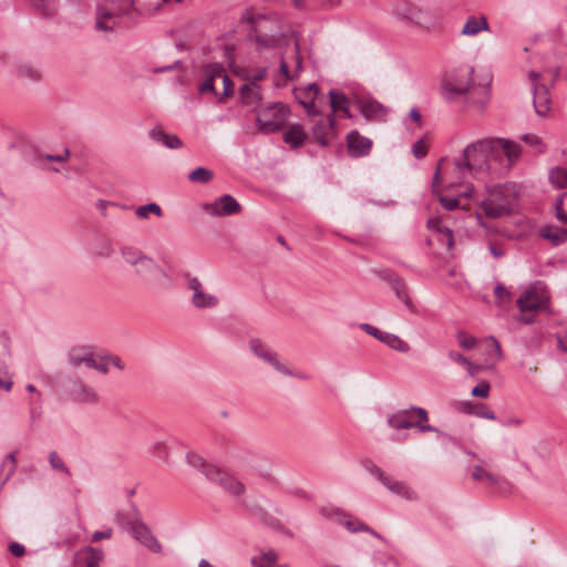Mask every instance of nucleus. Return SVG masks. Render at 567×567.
I'll return each mask as SVG.
<instances>
[{
    "label": "nucleus",
    "instance_id": "f257e3e1",
    "mask_svg": "<svg viewBox=\"0 0 567 567\" xmlns=\"http://www.w3.org/2000/svg\"><path fill=\"white\" fill-rule=\"evenodd\" d=\"M493 137L478 140L467 145L460 158L453 162L442 159L434 174V186L442 179L446 186L462 184L470 175L475 176L491 168V159L495 158Z\"/></svg>",
    "mask_w": 567,
    "mask_h": 567
},
{
    "label": "nucleus",
    "instance_id": "f03ea898",
    "mask_svg": "<svg viewBox=\"0 0 567 567\" xmlns=\"http://www.w3.org/2000/svg\"><path fill=\"white\" fill-rule=\"evenodd\" d=\"M167 0H110L107 6H100L96 11V28L102 31H112L118 24L122 14L128 12L130 7L137 6L148 12L157 11Z\"/></svg>",
    "mask_w": 567,
    "mask_h": 567
},
{
    "label": "nucleus",
    "instance_id": "7ed1b4c3",
    "mask_svg": "<svg viewBox=\"0 0 567 567\" xmlns=\"http://www.w3.org/2000/svg\"><path fill=\"white\" fill-rule=\"evenodd\" d=\"M518 190L515 184L505 183L486 188V197L480 207L488 218H502L511 215L516 206Z\"/></svg>",
    "mask_w": 567,
    "mask_h": 567
},
{
    "label": "nucleus",
    "instance_id": "20e7f679",
    "mask_svg": "<svg viewBox=\"0 0 567 567\" xmlns=\"http://www.w3.org/2000/svg\"><path fill=\"white\" fill-rule=\"evenodd\" d=\"M393 13L396 18L424 29H431L441 19L437 8L410 0L398 1L393 7Z\"/></svg>",
    "mask_w": 567,
    "mask_h": 567
},
{
    "label": "nucleus",
    "instance_id": "39448f33",
    "mask_svg": "<svg viewBox=\"0 0 567 567\" xmlns=\"http://www.w3.org/2000/svg\"><path fill=\"white\" fill-rule=\"evenodd\" d=\"M549 297L547 291L539 286H528L525 288L516 300V305L520 311L517 317L519 323L529 324L533 322L535 312L547 311L549 309Z\"/></svg>",
    "mask_w": 567,
    "mask_h": 567
},
{
    "label": "nucleus",
    "instance_id": "423d86ee",
    "mask_svg": "<svg viewBox=\"0 0 567 567\" xmlns=\"http://www.w3.org/2000/svg\"><path fill=\"white\" fill-rule=\"evenodd\" d=\"M473 68L460 66L446 73L443 81V91L446 99H455L460 95H466L472 89Z\"/></svg>",
    "mask_w": 567,
    "mask_h": 567
},
{
    "label": "nucleus",
    "instance_id": "0eeeda50",
    "mask_svg": "<svg viewBox=\"0 0 567 567\" xmlns=\"http://www.w3.org/2000/svg\"><path fill=\"white\" fill-rule=\"evenodd\" d=\"M289 114V109L285 104L274 103L258 112V127L262 133H274L285 125Z\"/></svg>",
    "mask_w": 567,
    "mask_h": 567
},
{
    "label": "nucleus",
    "instance_id": "6e6552de",
    "mask_svg": "<svg viewBox=\"0 0 567 567\" xmlns=\"http://www.w3.org/2000/svg\"><path fill=\"white\" fill-rule=\"evenodd\" d=\"M69 361L74 368L85 364L87 368L95 369L103 374L109 373L105 360H102V355L95 354L91 347L72 348L69 352Z\"/></svg>",
    "mask_w": 567,
    "mask_h": 567
},
{
    "label": "nucleus",
    "instance_id": "1a4fd4ad",
    "mask_svg": "<svg viewBox=\"0 0 567 567\" xmlns=\"http://www.w3.org/2000/svg\"><path fill=\"white\" fill-rule=\"evenodd\" d=\"M319 92V86L316 83L295 90L296 99L306 109L309 116H319L322 112L321 105L324 103V97Z\"/></svg>",
    "mask_w": 567,
    "mask_h": 567
},
{
    "label": "nucleus",
    "instance_id": "9d476101",
    "mask_svg": "<svg viewBox=\"0 0 567 567\" xmlns=\"http://www.w3.org/2000/svg\"><path fill=\"white\" fill-rule=\"evenodd\" d=\"M540 73L530 71L528 79L533 85V103L538 116L545 117L550 111V96L546 85L540 84Z\"/></svg>",
    "mask_w": 567,
    "mask_h": 567
},
{
    "label": "nucleus",
    "instance_id": "9b49d317",
    "mask_svg": "<svg viewBox=\"0 0 567 567\" xmlns=\"http://www.w3.org/2000/svg\"><path fill=\"white\" fill-rule=\"evenodd\" d=\"M241 21L251 27L250 35H254L257 43L270 45L274 42V35L267 33V24L272 23L267 17L255 14L252 11L247 10L241 17Z\"/></svg>",
    "mask_w": 567,
    "mask_h": 567
},
{
    "label": "nucleus",
    "instance_id": "f8f14e48",
    "mask_svg": "<svg viewBox=\"0 0 567 567\" xmlns=\"http://www.w3.org/2000/svg\"><path fill=\"white\" fill-rule=\"evenodd\" d=\"M302 69V60L299 53V44L295 42L280 59L279 76L282 82L293 80Z\"/></svg>",
    "mask_w": 567,
    "mask_h": 567
},
{
    "label": "nucleus",
    "instance_id": "ddd939ff",
    "mask_svg": "<svg viewBox=\"0 0 567 567\" xmlns=\"http://www.w3.org/2000/svg\"><path fill=\"white\" fill-rule=\"evenodd\" d=\"M491 101V80L474 84L465 95V105L478 114H483Z\"/></svg>",
    "mask_w": 567,
    "mask_h": 567
},
{
    "label": "nucleus",
    "instance_id": "4468645a",
    "mask_svg": "<svg viewBox=\"0 0 567 567\" xmlns=\"http://www.w3.org/2000/svg\"><path fill=\"white\" fill-rule=\"evenodd\" d=\"M313 138L322 146H327L336 137V120L333 114L319 116L312 123L311 127Z\"/></svg>",
    "mask_w": 567,
    "mask_h": 567
},
{
    "label": "nucleus",
    "instance_id": "2eb2a0df",
    "mask_svg": "<svg viewBox=\"0 0 567 567\" xmlns=\"http://www.w3.org/2000/svg\"><path fill=\"white\" fill-rule=\"evenodd\" d=\"M204 209L214 216H229L241 210L239 203L230 195H223L213 204H205Z\"/></svg>",
    "mask_w": 567,
    "mask_h": 567
},
{
    "label": "nucleus",
    "instance_id": "dca6fc26",
    "mask_svg": "<svg viewBox=\"0 0 567 567\" xmlns=\"http://www.w3.org/2000/svg\"><path fill=\"white\" fill-rule=\"evenodd\" d=\"M132 534L133 537L148 548L153 553H161L162 545L157 540V538L153 535L151 529L142 523H134L132 525Z\"/></svg>",
    "mask_w": 567,
    "mask_h": 567
},
{
    "label": "nucleus",
    "instance_id": "f3484780",
    "mask_svg": "<svg viewBox=\"0 0 567 567\" xmlns=\"http://www.w3.org/2000/svg\"><path fill=\"white\" fill-rule=\"evenodd\" d=\"M410 413L411 412L409 410H402L394 413L388 420L389 425L395 430H403L415 426L421 432L435 431V429L432 425L414 423L411 420Z\"/></svg>",
    "mask_w": 567,
    "mask_h": 567
},
{
    "label": "nucleus",
    "instance_id": "a211bd4d",
    "mask_svg": "<svg viewBox=\"0 0 567 567\" xmlns=\"http://www.w3.org/2000/svg\"><path fill=\"white\" fill-rule=\"evenodd\" d=\"M104 554L101 549L94 547H85L74 555V563L78 567H100Z\"/></svg>",
    "mask_w": 567,
    "mask_h": 567
},
{
    "label": "nucleus",
    "instance_id": "6ab92c4d",
    "mask_svg": "<svg viewBox=\"0 0 567 567\" xmlns=\"http://www.w3.org/2000/svg\"><path fill=\"white\" fill-rule=\"evenodd\" d=\"M493 142H495L493 144L495 158L503 153L507 157L509 165L519 158L522 148L517 143L499 137H493Z\"/></svg>",
    "mask_w": 567,
    "mask_h": 567
},
{
    "label": "nucleus",
    "instance_id": "aec40b11",
    "mask_svg": "<svg viewBox=\"0 0 567 567\" xmlns=\"http://www.w3.org/2000/svg\"><path fill=\"white\" fill-rule=\"evenodd\" d=\"M359 109L367 120L372 121H383L389 112L384 105L372 99L360 101Z\"/></svg>",
    "mask_w": 567,
    "mask_h": 567
},
{
    "label": "nucleus",
    "instance_id": "412c9836",
    "mask_svg": "<svg viewBox=\"0 0 567 567\" xmlns=\"http://www.w3.org/2000/svg\"><path fill=\"white\" fill-rule=\"evenodd\" d=\"M347 142L350 154L355 157L367 155L372 147V142L357 131L348 134Z\"/></svg>",
    "mask_w": 567,
    "mask_h": 567
},
{
    "label": "nucleus",
    "instance_id": "4be33fe9",
    "mask_svg": "<svg viewBox=\"0 0 567 567\" xmlns=\"http://www.w3.org/2000/svg\"><path fill=\"white\" fill-rule=\"evenodd\" d=\"M192 301L197 308H210L218 303V297L207 292L203 286H192Z\"/></svg>",
    "mask_w": 567,
    "mask_h": 567
},
{
    "label": "nucleus",
    "instance_id": "5701e85b",
    "mask_svg": "<svg viewBox=\"0 0 567 567\" xmlns=\"http://www.w3.org/2000/svg\"><path fill=\"white\" fill-rule=\"evenodd\" d=\"M329 103L331 106L330 114H333L334 120H336V114L338 112H342L344 116L351 117V114L349 112V100L342 92H339L337 90H330Z\"/></svg>",
    "mask_w": 567,
    "mask_h": 567
},
{
    "label": "nucleus",
    "instance_id": "b1692460",
    "mask_svg": "<svg viewBox=\"0 0 567 567\" xmlns=\"http://www.w3.org/2000/svg\"><path fill=\"white\" fill-rule=\"evenodd\" d=\"M257 357L264 360L265 362L271 364L276 371L282 373L284 375L300 377L299 374L293 373L287 365L280 363L278 360V354L275 351H272L268 346H266L264 350L260 353H258Z\"/></svg>",
    "mask_w": 567,
    "mask_h": 567
},
{
    "label": "nucleus",
    "instance_id": "393cba45",
    "mask_svg": "<svg viewBox=\"0 0 567 567\" xmlns=\"http://www.w3.org/2000/svg\"><path fill=\"white\" fill-rule=\"evenodd\" d=\"M540 237L550 241L554 246L561 245L567 241V228L558 226H544L539 230Z\"/></svg>",
    "mask_w": 567,
    "mask_h": 567
},
{
    "label": "nucleus",
    "instance_id": "a878e982",
    "mask_svg": "<svg viewBox=\"0 0 567 567\" xmlns=\"http://www.w3.org/2000/svg\"><path fill=\"white\" fill-rule=\"evenodd\" d=\"M488 30L489 25L485 16H473L466 20L461 33L463 35L473 37L480 33L481 31Z\"/></svg>",
    "mask_w": 567,
    "mask_h": 567
},
{
    "label": "nucleus",
    "instance_id": "bb28decb",
    "mask_svg": "<svg viewBox=\"0 0 567 567\" xmlns=\"http://www.w3.org/2000/svg\"><path fill=\"white\" fill-rule=\"evenodd\" d=\"M306 138L307 133L300 124H293L289 126V128L284 134V141L293 148L300 147Z\"/></svg>",
    "mask_w": 567,
    "mask_h": 567
},
{
    "label": "nucleus",
    "instance_id": "cd10ccee",
    "mask_svg": "<svg viewBox=\"0 0 567 567\" xmlns=\"http://www.w3.org/2000/svg\"><path fill=\"white\" fill-rule=\"evenodd\" d=\"M385 487L389 488L392 493L405 498V499H416V494L412 491L405 483L399 481H392L388 478L384 484Z\"/></svg>",
    "mask_w": 567,
    "mask_h": 567
},
{
    "label": "nucleus",
    "instance_id": "c85d7f7f",
    "mask_svg": "<svg viewBox=\"0 0 567 567\" xmlns=\"http://www.w3.org/2000/svg\"><path fill=\"white\" fill-rule=\"evenodd\" d=\"M240 96L245 104H254L260 99V86L255 82H247L240 87Z\"/></svg>",
    "mask_w": 567,
    "mask_h": 567
},
{
    "label": "nucleus",
    "instance_id": "c756f323",
    "mask_svg": "<svg viewBox=\"0 0 567 567\" xmlns=\"http://www.w3.org/2000/svg\"><path fill=\"white\" fill-rule=\"evenodd\" d=\"M151 137L153 140L162 142L166 147L176 150L183 146V142L177 135H169L162 130L151 131Z\"/></svg>",
    "mask_w": 567,
    "mask_h": 567
},
{
    "label": "nucleus",
    "instance_id": "7c9ffc66",
    "mask_svg": "<svg viewBox=\"0 0 567 567\" xmlns=\"http://www.w3.org/2000/svg\"><path fill=\"white\" fill-rule=\"evenodd\" d=\"M279 555L276 550L262 551L259 556L252 557L250 564L254 567H272L278 561Z\"/></svg>",
    "mask_w": 567,
    "mask_h": 567
},
{
    "label": "nucleus",
    "instance_id": "2f4dec72",
    "mask_svg": "<svg viewBox=\"0 0 567 567\" xmlns=\"http://www.w3.org/2000/svg\"><path fill=\"white\" fill-rule=\"evenodd\" d=\"M219 484L220 486L229 492L230 494L233 495H241L244 494L245 492V486L241 482H239L238 480L231 477V476H228V475H224L219 478Z\"/></svg>",
    "mask_w": 567,
    "mask_h": 567
},
{
    "label": "nucleus",
    "instance_id": "473e14b6",
    "mask_svg": "<svg viewBox=\"0 0 567 567\" xmlns=\"http://www.w3.org/2000/svg\"><path fill=\"white\" fill-rule=\"evenodd\" d=\"M73 395L75 401L82 403H95L99 400L97 393L92 388L84 385H81L79 389L74 390Z\"/></svg>",
    "mask_w": 567,
    "mask_h": 567
},
{
    "label": "nucleus",
    "instance_id": "72a5a7b5",
    "mask_svg": "<svg viewBox=\"0 0 567 567\" xmlns=\"http://www.w3.org/2000/svg\"><path fill=\"white\" fill-rule=\"evenodd\" d=\"M549 181L556 188H567V169L555 167L549 172Z\"/></svg>",
    "mask_w": 567,
    "mask_h": 567
},
{
    "label": "nucleus",
    "instance_id": "f704fd0d",
    "mask_svg": "<svg viewBox=\"0 0 567 567\" xmlns=\"http://www.w3.org/2000/svg\"><path fill=\"white\" fill-rule=\"evenodd\" d=\"M472 477L475 481H486L489 485H497L499 483V478L484 470L482 466H475L472 471Z\"/></svg>",
    "mask_w": 567,
    "mask_h": 567
},
{
    "label": "nucleus",
    "instance_id": "c9c22d12",
    "mask_svg": "<svg viewBox=\"0 0 567 567\" xmlns=\"http://www.w3.org/2000/svg\"><path fill=\"white\" fill-rule=\"evenodd\" d=\"M150 214H154L157 217H162L163 212H162V208L159 207V205H157L156 203H150V204L140 206L135 210V215L137 216V218H141V219H146Z\"/></svg>",
    "mask_w": 567,
    "mask_h": 567
},
{
    "label": "nucleus",
    "instance_id": "e433bc0d",
    "mask_svg": "<svg viewBox=\"0 0 567 567\" xmlns=\"http://www.w3.org/2000/svg\"><path fill=\"white\" fill-rule=\"evenodd\" d=\"M555 215L560 223L567 224V192L561 194L556 200Z\"/></svg>",
    "mask_w": 567,
    "mask_h": 567
},
{
    "label": "nucleus",
    "instance_id": "4c0bfd02",
    "mask_svg": "<svg viewBox=\"0 0 567 567\" xmlns=\"http://www.w3.org/2000/svg\"><path fill=\"white\" fill-rule=\"evenodd\" d=\"M188 178L193 183L206 184L213 178V172L205 167H197L189 173Z\"/></svg>",
    "mask_w": 567,
    "mask_h": 567
},
{
    "label": "nucleus",
    "instance_id": "58836bf2",
    "mask_svg": "<svg viewBox=\"0 0 567 567\" xmlns=\"http://www.w3.org/2000/svg\"><path fill=\"white\" fill-rule=\"evenodd\" d=\"M384 343L386 346H389L390 348H392L396 351L403 352V353H405L410 350V346L408 342H405L404 340H402L401 338H399L398 336L392 334V333H390L389 337H385Z\"/></svg>",
    "mask_w": 567,
    "mask_h": 567
},
{
    "label": "nucleus",
    "instance_id": "ea45409f",
    "mask_svg": "<svg viewBox=\"0 0 567 567\" xmlns=\"http://www.w3.org/2000/svg\"><path fill=\"white\" fill-rule=\"evenodd\" d=\"M49 462L53 470L59 471L68 476L71 475L69 467L65 465L64 461L62 460L61 456L58 455L56 452L53 451L49 454Z\"/></svg>",
    "mask_w": 567,
    "mask_h": 567
},
{
    "label": "nucleus",
    "instance_id": "a19ab883",
    "mask_svg": "<svg viewBox=\"0 0 567 567\" xmlns=\"http://www.w3.org/2000/svg\"><path fill=\"white\" fill-rule=\"evenodd\" d=\"M522 140L527 145L533 147L536 153H544L546 150V146L543 143L542 138L539 136H537L536 134H532V133L525 134L522 136Z\"/></svg>",
    "mask_w": 567,
    "mask_h": 567
},
{
    "label": "nucleus",
    "instance_id": "79ce46f5",
    "mask_svg": "<svg viewBox=\"0 0 567 567\" xmlns=\"http://www.w3.org/2000/svg\"><path fill=\"white\" fill-rule=\"evenodd\" d=\"M394 293L410 310L416 311L406 286H394Z\"/></svg>",
    "mask_w": 567,
    "mask_h": 567
},
{
    "label": "nucleus",
    "instance_id": "37998d69",
    "mask_svg": "<svg viewBox=\"0 0 567 567\" xmlns=\"http://www.w3.org/2000/svg\"><path fill=\"white\" fill-rule=\"evenodd\" d=\"M204 72H205V78H207L214 82L216 79H220L226 73L224 66L220 63H214V64L207 65L205 68Z\"/></svg>",
    "mask_w": 567,
    "mask_h": 567
},
{
    "label": "nucleus",
    "instance_id": "c03bdc74",
    "mask_svg": "<svg viewBox=\"0 0 567 567\" xmlns=\"http://www.w3.org/2000/svg\"><path fill=\"white\" fill-rule=\"evenodd\" d=\"M17 467V458L16 453H10L6 456L1 470L6 472L4 481H7L16 471Z\"/></svg>",
    "mask_w": 567,
    "mask_h": 567
},
{
    "label": "nucleus",
    "instance_id": "a18cd8bd",
    "mask_svg": "<svg viewBox=\"0 0 567 567\" xmlns=\"http://www.w3.org/2000/svg\"><path fill=\"white\" fill-rule=\"evenodd\" d=\"M456 339L458 341V344L464 350H471V349H473L477 344L476 338H474L473 336L467 334L464 331H458L456 333Z\"/></svg>",
    "mask_w": 567,
    "mask_h": 567
},
{
    "label": "nucleus",
    "instance_id": "49530a36",
    "mask_svg": "<svg viewBox=\"0 0 567 567\" xmlns=\"http://www.w3.org/2000/svg\"><path fill=\"white\" fill-rule=\"evenodd\" d=\"M122 255L123 257L125 258V260L130 264H136L137 261H140L142 265H152L153 261L148 258H145V257H141V258H136V252L131 249V248H123L122 249Z\"/></svg>",
    "mask_w": 567,
    "mask_h": 567
},
{
    "label": "nucleus",
    "instance_id": "de8ad7c7",
    "mask_svg": "<svg viewBox=\"0 0 567 567\" xmlns=\"http://www.w3.org/2000/svg\"><path fill=\"white\" fill-rule=\"evenodd\" d=\"M437 240L446 247L447 250H452L454 246L453 233L450 228H444L437 234Z\"/></svg>",
    "mask_w": 567,
    "mask_h": 567
},
{
    "label": "nucleus",
    "instance_id": "09e8293b",
    "mask_svg": "<svg viewBox=\"0 0 567 567\" xmlns=\"http://www.w3.org/2000/svg\"><path fill=\"white\" fill-rule=\"evenodd\" d=\"M34 8H37L42 14L49 16L53 12L54 7L51 0H31Z\"/></svg>",
    "mask_w": 567,
    "mask_h": 567
},
{
    "label": "nucleus",
    "instance_id": "8fccbe9b",
    "mask_svg": "<svg viewBox=\"0 0 567 567\" xmlns=\"http://www.w3.org/2000/svg\"><path fill=\"white\" fill-rule=\"evenodd\" d=\"M494 295L499 306L508 302L511 299V292L508 291L506 286H495Z\"/></svg>",
    "mask_w": 567,
    "mask_h": 567
},
{
    "label": "nucleus",
    "instance_id": "3c124183",
    "mask_svg": "<svg viewBox=\"0 0 567 567\" xmlns=\"http://www.w3.org/2000/svg\"><path fill=\"white\" fill-rule=\"evenodd\" d=\"M489 389V384L486 381H483L472 389V395L477 398H487Z\"/></svg>",
    "mask_w": 567,
    "mask_h": 567
},
{
    "label": "nucleus",
    "instance_id": "603ef678",
    "mask_svg": "<svg viewBox=\"0 0 567 567\" xmlns=\"http://www.w3.org/2000/svg\"><path fill=\"white\" fill-rule=\"evenodd\" d=\"M485 341L487 343H489V346L492 347V351L495 354L496 360L497 361L503 360L504 355H503V351H502L498 340L496 338H494L493 336H491Z\"/></svg>",
    "mask_w": 567,
    "mask_h": 567
},
{
    "label": "nucleus",
    "instance_id": "864d4df0",
    "mask_svg": "<svg viewBox=\"0 0 567 567\" xmlns=\"http://www.w3.org/2000/svg\"><path fill=\"white\" fill-rule=\"evenodd\" d=\"M412 153L416 158H422L427 153V146L423 140H419L412 146Z\"/></svg>",
    "mask_w": 567,
    "mask_h": 567
},
{
    "label": "nucleus",
    "instance_id": "5fc2aeb1",
    "mask_svg": "<svg viewBox=\"0 0 567 567\" xmlns=\"http://www.w3.org/2000/svg\"><path fill=\"white\" fill-rule=\"evenodd\" d=\"M19 73L22 75V76H25V78H29L31 80H39L41 78V74L39 71L34 70L32 66L30 65H21L19 68Z\"/></svg>",
    "mask_w": 567,
    "mask_h": 567
},
{
    "label": "nucleus",
    "instance_id": "6e6d98bb",
    "mask_svg": "<svg viewBox=\"0 0 567 567\" xmlns=\"http://www.w3.org/2000/svg\"><path fill=\"white\" fill-rule=\"evenodd\" d=\"M375 272L378 275V277H377L378 280H383V281H389V282H394L398 280L395 274L390 269H381Z\"/></svg>",
    "mask_w": 567,
    "mask_h": 567
},
{
    "label": "nucleus",
    "instance_id": "4d7b16f0",
    "mask_svg": "<svg viewBox=\"0 0 567 567\" xmlns=\"http://www.w3.org/2000/svg\"><path fill=\"white\" fill-rule=\"evenodd\" d=\"M474 414H476L480 417H484V419L492 420V421L496 419V416L492 410L486 409L482 405H477V404H475Z\"/></svg>",
    "mask_w": 567,
    "mask_h": 567
},
{
    "label": "nucleus",
    "instance_id": "13d9d810",
    "mask_svg": "<svg viewBox=\"0 0 567 567\" xmlns=\"http://www.w3.org/2000/svg\"><path fill=\"white\" fill-rule=\"evenodd\" d=\"M267 344L258 338L251 339L249 341V349L256 357L264 350Z\"/></svg>",
    "mask_w": 567,
    "mask_h": 567
},
{
    "label": "nucleus",
    "instance_id": "bf43d9fd",
    "mask_svg": "<svg viewBox=\"0 0 567 567\" xmlns=\"http://www.w3.org/2000/svg\"><path fill=\"white\" fill-rule=\"evenodd\" d=\"M113 535V529L112 528H107L105 530H96L93 533L92 535V542H100L102 539H109L111 538Z\"/></svg>",
    "mask_w": 567,
    "mask_h": 567
},
{
    "label": "nucleus",
    "instance_id": "052dcab7",
    "mask_svg": "<svg viewBox=\"0 0 567 567\" xmlns=\"http://www.w3.org/2000/svg\"><path fill=\"white\" fill-rule=\"evenodd\" d=\"M102 360H105L107 370H109L110 363H112L114 367H116L120 370L124 369V365H123L121 359L116 355H102Z\"/></svg>",
    "mask_w": 567,
    "mask_h": 567
},
{
    "label": "nucleus",
    "instance_id": "680f3d73",
    "mask_svg": "<svg viewBox=\"0 0 567 567\" xmlns=\"http://www.w3.org/2000/svg\"><path fill=\"white\" fill-rule=\"evenodd\" d=\"M440 202L447 210H453L458 207L457 198L441 197Z\"/></svg>",
    "mask_w": 567,
    "mask_h": 567
},
{
    "label": "nucleus",
    "instance_id": "e2e57ef3",
    "mask_svg": "<svg viewBox=\"0 0 567 567\" xmlns=\"http://www.w3.org/2000/svg\"><path fill=\"white\" fill-rule=\"evenodd\" d=\"M346 527L350 530V532H359V530H362V532H367V530H370V527L367 526L365 524L363 523H353V522H347L346 523Z\"/></svg>",
    "mask_w": 567,
    "mask_h": 567
},
{
    "label": "nucleus",
    "instance_id": "0e129e2a",
    "mask_svg": "<svg viewBox=\"0 0 567 567\" xmlns=\"http://www.w3.org/2000/svg\"><path fill=\"white\" fill-rule=\"evenodd\" d=\"M9 551L16 557H22L25 553L24 546L19 543H11L9 545Z\"/></svg>",
    "mask_w": 567,
    "mask_h": 567
},
{
    "label": "nucleus",
    "instance_id": "69168bd1",
    "mask_svg": "<svg viewBox=\"0 0 567 567\" xmlns=\"http://www.w3.org/2000/svg\"><path fill=\"white\" fill-rule=\"evenodd\" d=\"M266 74H267V70L265 68L259 69L248 76V80H249L248 82H255L256 84H258V81H261L262 79H265Z\"/></svg>",
    "mask_w": 567,
    "mask_h": 567
},
{
    "label": "nucleus",
    "instance_id": "338daca9",
    "mask_svg": "<svg viewBox=\"0 0 567 567\" xmlns=\"http://www.w3.org/2000/svg\"><path fill=\"white\" fill-rule=\"evenodd\" d=\"M427 227H429V229L434 230L437 234H440L442 231V229L445 228L444 226H442V223L439 218H430L427 220Z\"/></svg>",
    "mask_w": 567,
    "mask_h": 567
},
{
    "label": "nucleus",
    "instance_id": "774afa93",
    "mask_svg": "<svg viewBox=\"0 0 567 567\" xmlns=\"http://www.w3.org/2000/svg\"><path fill=\"white\" fill-rule=\"evenodd\" d=\"M224 84V96H229L233 93V82L229 76L225 73L224 76L220 78Z\"/></svg>",
    "mask_w": 567,
    "mask_h": 567
}]
</instances>
